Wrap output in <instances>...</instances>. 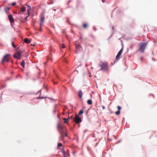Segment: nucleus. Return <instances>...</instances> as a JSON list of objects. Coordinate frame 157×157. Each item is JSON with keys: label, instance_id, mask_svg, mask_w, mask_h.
<instances>
[{"label": "nucleus", "instance_id": "nucleus-1", "mask_svg": "<svg viewBox=\"0 0 157 157\" xmlns=\"http://www.w3.org/2000/svg\"><path fill=\"white\" fill-rule=\"evenodd\" d=\"M57 128L60 134L61 137L62 138H63L64 137L65 132L66 130L63 127L60 122H59L58 124Z\"/></svg>", "mask_w": 157, "mask_h": 157}, {"label": "nucleus", "instance_id": "nucleus-41", "mask_svg": "<svg viewBox=\"0 0 157 157\" xmlns=\"http://www.w3.org/2000/svg\"><path fill=\"white\" fill-rule=\"evenodd\" d=\"M87 131V130H86H86H85L84 131V133H85V132H86Z\"/></svg>", "mask_w": 157, "mask_h": 157}, {"label": "nucleus", "instance_id": "nucleus-43", "mask_svg": "<svg viewBox=\"0 0 157 157\" xmlns=\"http://www.w3.org/2000/svg\"><path fill=\"white\" fill-rule=\"evenodd\" d=\"M105 0H101L102 2L104 3L105 2Z\"/></svg>", "mask_w": 157, "mask_h": 157}, {"label": "nucleus", "instance_id": "nucleus-59", "mask_svg": "<svg viewBox=\"0 0 157 157\" xmlns=\"http://www.w3.org/2000/svg\"><path fill=\"white\" fill-rule=\"evenodd\" d=\"M128 51V48L127 52Z\"/></svg>", "mask_w": 157, "mask_h": 157}, {"label": "nucleus", "instance_id": "nucleus-11", "mask_svg": "<svg viewBox=\"0 0 157 157\" xmlns=\"http://www.w3.org/2000/svg\"><path fill=\"white\" fill-rule=\"evenodd\" d=\"M82 93L81 90H79V98L82 99Z\"/></svg>", "mask_w": 157, "mask_h": 157}, {"label": "nucleus", "instance_id": "nucleus-48", "mask_svg": "<svg viewBox=\"0 0 157 157\" xmlns=\"http://www.w3.org/2000/svg\"><path fill=\"white\" fill-rule=\"evenodd\" d=\"M89 45L92 47H93V45Z\"/></svg>", "mask_w": 157, "mask_h": 157}, {"label": "nucleus", "instance_id": "nucleus-51", "mask_svg": "<svg viewBox=\"0 0 157 157\" xmlns=\"http://www.w3.org/2000/svg\"><path fill=\"white\" fill-rule=\"evenodd\" d=\"M105 121H106V122H107V121H106L105 120Z\"/></svg>", "mask_w": 157, "mask_h": 157}, {"label": "nucleus", "instance_id": "nucleus-50", "mask_svg": "<svg viewBox=\"0 0 157 157\" xmlns=\"http://www.w3.org/2000/svg\"><path fill=\"white\" fill-rule=\"evenodd\" d=\"M73 153V154H75V151H74Z\"/></svg>", "mask_w": 157, "mask_h": 157}, {"label": "nucleus", "instance_id": "nucleus-6", "mask_svg": "<svg viewBox=\"0 0 157 157\" xmlns=\"http://www.w3.org/2000/svg\"><path fill=\"white\" fill-rule=\"evenodd\" d=\"M21 52H17L14 54V55H13V57L15 58H17V59H20L21 56Z\"/></svg>", "mask_w": 157, "mask_h": 157}, {"label": "nucleus", "instance_id": "nucleus-14", "mask_svg": "<svg viewBox=\"0 0 157 157\" xmlns=\"http://www.w3.org/2000/svg\"><path fill=\"white\" fill-rule=\"evenodd\" d=\"M87 102V103L89 105H91L92 103V100L90 99L88 100Z\"/></svg>", "mask_w": 157, "mask_h": 157}, {"label": "nucleus", "instance_id": "nucleus-23", "mask_svg": "<svg viewBox=\"0 0 157 157\" xmlns=\"http://www.w3.org/2000/svg\"><path fill=\"white\" fill-rule=\"evenodd\" d=\"M82 121L81 118L79 117V124Z\"/></svg>", "mask_w": 157, "mask_h": 157}, {"label": "nucleus", "instance_id": "nucleus-27", "mask_svg": "<svg viewBox=\"0 0 157 157\" xmlns=\"http://www.w3.org/2000/svg\"><path fill=\"white\" fill-rule=\"evenodd\" d=\"M16 4V3L15 2H14L12 3V6H14V5H15Z\"/></svg>", "mask_w": 157, "mask_h": 157}, {"label": "nucleus", "instance_id": "nucleus-58", "mask_svg": "<svg viewBox=\"0 0 157 157\" xmlns=\"http://www.w3.org/2000/svg\"><path fill=\"white\" fill-rule=\"evenodd\" d=\"M81 37H80L79 39H81Z\"/></svg>", "mask_w": 157, "mask_h": 157}, {"label": "nucleus", "instance_id": "nucleus-52", "mask_svg": "<svg viewBox=\"0 0 157 157\" xmlns=\"http://www.w3.org/2000/svg\"><path fill=\"white\" fill-rule=\"evenodd\" d=\"M27 17H25V19H27Z\"/></svg>", "mask_w": 157, "mask_h": 157}, {"label": "nucleus", "instance_id": "nucleus-39", "mask_svg": "<svg viewBox=\"0 0 157 157\" xmlns=\"http://www.w3.org/2000/svg\"><path fill=\"white\" fill-rule=\"evenodd\" d=\"M112 36V35H111L110 36V37H109V40L111 38V37Z\"/></svg>", "mask_w": 157, "mask_h": 157}, {"label": "nucleus", "instance_id": "nucleus-46", "mask_svg": "<svg viewBox=\"0 0 157 157\" xmlns=\"http://www.w3.org/2000/svg\"><path fill=\"white\" fill-rule=\"evenodd\" d=\"M121 140H119L117 143H120V142H121Z\"/></svg>", "mask_w": 157, "mask_h": 157}, {"label": "nucleus", "instance_id": "nucleus-18", "mask_svg": "<svg viewBox=\"0 0 157 157\" xmlns=\"http://www.w3.org/2000/svg\"><path fill=\"white\" fill-rule=\"evenodd\" d=\"M26 10V7H22L21 8L20 11L22 12H24Z\"/></svg>", "mask_w": 157, "mask_h": 157}, {"label": "nucleus", "instance_id": "nucleus-15", "mask_svg": "<svg viewBox=\"0 0 157 157\" xmlns=\"http://www.w3.org/2000/svg\"><path fill=\"white\" fill-rule=\"evenodd\" d=\"M26 6H27L28 8V12L29 14L30 13V11L31 10V6H29L27 4H26Z\"/></svg>", "mask_w": 157, "mask_h": 157}, {"label": "nucleus", "instance_id": "nucleus-32", "mask_svg": "<svg viewBox=\"0 0 157 157\" xmlns=\"http://www.w3.org/2000/svg\"><path fill=\"white\" fill-rule=\"evenodd\" d=\"M132 48H133V46L132 45H131V46H130V48L131 49H132Z\"/></svg>", "mask_w": 157, "mask_h": 157}, {"label": "nucleus", "instance_id": "nucleus-42", "mask_svg": "<svg viewBox=\"0 0 157 157\" xmlns=\"http://www.w3.org/2000/svg\"><path fill=\"white\" fill-rule=\"evenodd\" d=\"M114 29V26H113L112 27V30H113Z\"/></svg>", "mask_w": 157, "mask_h": 157}, {"label": "nucleus", "instance_id": "nucleus-5", "mask_svg": "<svg viewBox=\"0 0 157 157\" xmlns=\"http://www.w3.org/2000/svg\"><path fill=\"white\" fill-rule=\"evenodd\" d=\"M10 56V55L9 54H7L5 55L3 58L2 61V63H3L6 62H9V57Z\"/></svg>", "mask_w": 157, "mask_h": 157}, {"label": "nucleus", "instance_id": "nucleus-30", "mask_svg": "<svg viewBox=\"0 0 157 157\" xmlns=\"http://www.w3.org/2000/svg\"><path fill=\"white\" fill-rule=\"evenodd\" d=\"M62 48H65V46H64V44H63L62 45V46L61 47Z\"/></svg>", "mask_w": 157, "mask_h": 157}, {"label": "nucleus", "instance_id": "nucleus-55", "mask_svg": "<svg viewBox=\"0 0 157 157\" xmlns=\"http://www.w3.org/2000/svg\"><path fill=\"white\" fill-rule=\"evenodd\" d=\"M112 140V139H110V140Z\"/></svg>", "mask_w": 157, "mask_h": 157}, {"label": "nucleus", "instance_id": "nucleus-38", "mask_svg": "<svg viewBox=\"0 0 157 157\" xmlns=\"http://www.w3.org/2000/svg\"><path fill=\"white\" fill-rule=\"evenodd\" d=\"M143 59V57H142L140 58V60L141 61H142V60Z\"/></svg>", "mask_w": 157, "mask_h": 157}, {"label": "nucleus", "instance_id": "nucleus-29", "mask_svg": "<svg viewBox=\"0 0 157 157\" xmlns=\"http://www.w3.org/2000/svg\"><path fill=\"white\" fill-rule=\"evenodd\" d=\"M12 46H13V47L14 48H16V46L13 43H12Z\"/></svg>", "mask_w": 157, "mask_h": 157}, {"label": "nucleus", "instance_id": "nucleus-16", "mask_svg": "<svg viewBox=\"0 0 157 157\" xmlns=\"http://www.w3.org/2000/svg\"><path fill=\"white\" fill-rule=\"evenodd\" d=\"M88 26V24L87 23H83L82 25V27L84 29L86 28Z\"/></svg>", "mask_w": 157, "mask_h": 157}, {"label": "nucleus", "instance_id": "nucleus-36", "mask_svg": "<svg viewBox=\"0 0 157 157\" xmlns=\"http://www.w3.org/2000/svg\"><path fill=\"white\" fill-rule=\"evenodd\" d=\"M84 153L83 152H82V153H81L80 155H84Z\"/></svg>", "mask_w": 157, "mask_h": 157}, {"label": "nucleus", "instance_id": "nucleus-49", "mask_svg": "<svg viewBox=\"0 0 157 157\" xmlns=\"http://www.w3.org/2000/svg\"><path fill=\"white\" fill-rule=\"evenodd\" d=\"M90 109V108H89V109H88V110H87V111H89Z\"/></svg>", "mask_w": 157, "mask_h": 157}, {"label": "nucleus", "instance_id": "nucleus-44", "mask_svg": "<svg viewBox=\"0 0 157 157\" xmlns=\"http://www.w3.org/2000/svg\"><path fill=\"white\" fill-rule=\"evenodd\" d=\"M88 113V111H87L86 112V115L87 116H88V115H87Z\"/></svg>", "mask_w": 157, "mask_h": 157}, {"label": "nucleus", "instance_id": "nucleus-45", "mask_svg": "<svg viewBox=\"0 0 157 157\" xmlns=\"http://www.w3.org/2000/svg\"><path fill=\"white\" fill-rule=\"evenodd\" d=\"M152 59L153 60V61H155V59L154 58H152Z\"/></svg>", "mask_w": 157, "mask_h": 157}, {"label": "nucleus", "instance_id": "nucleus-24", "mask_svg": "<svg viewBox=\"0 0 157 157\" xmlns=\"http://www.w3.org/2000/svg\"><path fill=\"white\" fill-rule=\"evenodd\" d=\"M90 36L94 39H95L94 36L92 34H91L90 35Z\"/></svg>", "mask_w": 157, "mask_h": 157}, {"label": "nucleus", "instance_id": "nucleus-21", "mask_svg": "<svg viewBox=\"0 0 157 157\" xmlns=\"http://www.w3.org/2000/svg\"><path fill=\"white\" fill-rule=\"evenodd\" d=\"M117 108L118 109V110L120 111L121 109V106L118 105L117 106Z\"/></svg>", "mask_w": 157, "mask_h": 157}, {"label": "nucleus", "instance_id": "nucleus-25", "mask_svg": "<svg viewBox=\"0 0 157 157\" xmlns=\"http://www.w3.org/2000/svg\"><path fill=\"white\" fill-rule=\"evenodd\" d=\"M10 9V7H6V10H9Z\"/></svg>", "mask_w": 157, "mask_h": 157}, {"label": "nucleus", "instance_id": "nucleus-31", "mask_svg": "<svg viewBox=\"0 0 157 157\" xmlns=\"http://www.w3.org/2000/svg\"><path fill=\"white\" fill-rule=\"evenodd\" d=\"M93 28L94 31H95L97 30L96 28L94 26H93Z\"/></svg>", "mask_w": 157, "mask_h": 157}, {"label": "nucleus", "instance_id": "nucleus-61", "mask_svg": "<svg viewBox=\"0 0 157 157\" xmlns=\"http://www.w3.org/2000/svg\"><path fill=\"white\" fill-rule=\"evenodd\" d=\"M84 157H86V156H84Z\"/></svg>", "mask_w": 157, "mask_h": 157}, {"label": "nucleus", "instance_id": "nucleus-8", "mask_svg": "<svg viewBox=\"0 0 157 157\" xmlns=\"http://www.w3.org/2000/svg\"><path fill=\"white\" fill-rule=\"evenodd\" d=\"M8 18L11 23H12L14 22V19L12 14L9 15Z\"/></svg>", "mask_w": 157, "mask_h": 157}, {"label": "nucleus", "instance_id": "nucleus-19", "mask_svg": "<svg viewBox=\"0 0 157 157\" xmlns=\"http://www.w3.org/2000/svg\"><path fill=\"white\" fill-rule=\"evenodd\" d=\"M25 62L24 60H23L21 63V65L22 66V67L24 68L25 67Z\"/></svg>", "mask_w": 157, "mask_h": 157}, {"label": "nucleus", "instance_id": "nucleus-57", "mask_svg": "<svg viewBox=\"0 0 157 157\" xmlns=\"http://www.w3.org/2000/svg\"><path fill=\"white\" fill-rule=\"evenodd\" d=\"M125 36V35H123V36Z\"/></svg>", "mask_w": 157, "mask_h": 157}, {"label": "nucleus", "instance_id": "nucleus-54", "mask_svg": "<svg viewBox=\"0 0 157 157\" xmlns=\"http://www.w3.org/2000/svg\"><path fill=\"white\" fill-rule=\"evenodd\" d=\"M98 144V143H97L96 144V145H97Z\"/></svg>", "mask_w": 157, "mask_h": 157}, {"label": "nucleus", "instance_id": "nucleus-13", "mask_svg": "<svg viewBox=\"0 0 157 157\" xmlns=\"http://www.w3.org/2000/svg\"><path fill=\"white\" fill-rule=\"evenodd\" d=\"M63 119L64 120V122L65 123H67L69 120V118H68L67 119H66L65 118H64Z\"/></svg>", "mask_w": 157, "mask_h": 157}, {"label": "nucleus", "instance_id": "nucleus-35", "mask_svg": "<svg viewBox=\"0 0 157 157\" xmlns=\"http://www.w3.org/2000/svg\"><path fill=\"white\" fill-rule=\"evenodd\" d=\"M79 50H80V48H82V47L81 46V45H80V44H79Z\"/></svg>", "mask_w": 157, "mask_h": 157}, {"label": "nucleus", "instance_id": "nucleus-9", "mask_svg": "<svg viewBox=\"0 0 157 157\" xmlns=\"http://www.w3.org/2000/svg\"><path fill=\"white\" fill-rule=\"evenodd\" d=\"M45 20V17H41V21L40 23V27L41 28V27L43 23H44Z\"/></svg>", "mask_w": 157, "mask_h": 157}, {"label": "nucleus", "instance_id": "nucleus-7", "mask_svg": "<svg viewBox=\"0 0 157 157\" xmlns=\"http://www.w3.org/2000/svg\"><path fill=\"white\" fill-rule=\"evenodd\" d=\"M75 53L77 54L78 53V41H75Z\"/></svg>", "mask_w": 157, "mask_h": 157}, {"label": "nucleus", "instance_id": "nucleus-47", "mask_svg": "<svg viewBox=\"0 0 157 157\" xmlns=\"http://www.w3.org/2000/svg\"><path fill=\"white\" fill-rule=\"evenodd\" d=\"M39 31H41V28H40V29L39 30Z\"/></svg>", "mask_w": 157, "mask_h": 157}, {"label": "nucleus", "instance_id": "nucleus-4", "mask_svg": "<svg viewBox=\"0 0 157 157\" xmlns=\"http://www.w3.org/2000/svg\"><path fill=\"white\" fill-rule=\"evenodd\" d=\"M147 44L146 42L141 43L140 45V48L139 50H140V52L143 53V51L145 48Z\"/></svg>", "mask_w": 157, "mask_h": 157}, {"label": "nucleus", "instance_id": "nucleus-28", "mask_svg": "<svg viewBox=\"0 0 157 157\" xmlns=\"http://www.w3.org/2000/svg\"><path fill=\"white\" fill-rule=\"evenodd\" d=\"M58 146H60V147H61L62 146V144H61V143H59L58 144Z\"/></svg>", "mask_w": 157, "mask_h": 157}, {"label": "nucleus", "instance_id": "nucleus-17", "mask_svg": "<svg viewBox=\"0 0 157 157\" xmlns=\"http://www.w3.org/2000/svg\"><path fill=\"white\" fill-rule=\"evenodd\" d=\"M83 109H81L79 112V115H82L84 113L83 109H84L85 108L83 107Z\"/></svg>", "mask_w": 157, "mask_h": 157}, {"label": "nucleus", "instance_id": "nucleus-10", "mask_svg": "<svg viewBox=\"0 0 157 157\" xmlns=\"http://www.w3.org/2000/svg\"><path fill=\"white\" fill-rule=\"evenodd\" d=\"M74 119L75 123L77 124H78V115H76L75 116Z\"/></svg>", "mask_w": 157, "mask_h": 157}, {"label": "nucleus", "instance_id": "nucleus-53", "mask_svg": "<svg viewBox=\"0 0 157 157\" xmlns=\"http://www.w3.org/2000/svg\"><path fill=\"white\" fill-rule=\"evenodd\" d=\"M118 39H119V40H121V38H119Z\"/></svg>", "mask_w": 157, "mask_h": 157}, {"label": "nucleus", "instance_id": "nucleus-34", "mask_svg": "<svg viewBox=\"0 0 157 157\" xmlns=\"http://www.w3.org/2000/svg\"><path fill=\"white\" fill-rule=\"evenodd\" d=\"M150 95H152V96H153V98H155V96H154V94H149V95L150 96Z\"/></svg>", "mask_w": 157, "mask_h": 157}, {"label": "nucleus", "instance_id": "nucleus-33", "mask_svg": "<svg viewBox=\"0 0 157 157\" xmlns=\"http://www.w3.org/2000/svg\"><path fill=\"white\" fill-rule=\"evenodd\" d=\"M102 109H105V107L104 106H102Z\"/></svg>", "mask_w": 157, "mask_h": 157}, {"label": "nucleus", "instance_id": "nucleus-3", "mask_svg": "<svg viewBox=\"0 0 157 157\" xmlns=\"http://www.w3.org/2000/svg\"><path fill=\"white\" fill-rule=\"evenodd\" d=\"M99 66L101 67L100 70L107 71L108 70V64L107 63L105 62H102L101 64H99Z\"/></svg>", "mask_w": 157, "mask_h": 157}, {"label": "nucleus", "instance_id": "nucleus-26", "mask_svg": "<svg viewBox=\"0 0 157 157\" xmlns=\"http://www.w3.org/2000/svg\"><path fill=\"white\" fill-rule=\"evenodd\" d=\"M67 132V131L66 130L65 132L64 136H66V137L67 136V134L66 133Z\"/></svg>", "mask_w": 157, "mask_h": 157}, {"label": "nucleus", "instance_id": "nucleus-56", "mask_svg": "<svg viewBox=\"0 0 157 157\" xmlns=\"http://www.w3.org/2000/svg\"><path fill=\"white\" fill-rule=\"evenodd\" d=\"M57 83V82H56V83H55H55H54V84Z\"/></svg>", "mask_w": 157, "mask_h": 157}, {"label": "nucleus", "instance_id": "nucleus-60", "mask_svg": "<svg viewBox=\"0 0 157 157\" xmlns=\"http://www.w3.org/2000/svg\"><path fill=\"white\" fill-rule=\"evenodd\" d=\"M112 113V112L111 111V113Z\"/></svg>", "mask_w": 157, "mask_h": 157}, {"label": "nucleus", "instance_id": "nucleus-22", "mask_svg": "<svg viewBox=\"0 0 157 157\" xmlns=\"http://www.w3.org/2000/svg\"><path fill=\"white\" fill-rule=\"evenodd\" d=\"M63 155L64 157H67L66 155V153L64 151H63Z\"/></svg>", "mask_w": 157, "mask_h": 157}, {"label": "nucleus", "instance_id": "nucleus-20", "mask_svg": "<svg viewBox=\"0 0 157 157\" xmlns=\"http://www.w3.org/2000/svg\"><path fill=\"white\" fill-rule=\"evenodd\" d=\"M120 113H121L120 111L118 110L115 112V114L117 115H119L120 114Z\"/></svg>", "mask_w": 157, "mask_h": 157}, {"label": "nucleus", "instance_id": "nucleus-37", "mask_svg": "<svg viewBox=\"0 0 157 157\" xmlns=\"http://www.w3.org/2000/svg\"><path fill=\"white\" fill-rule=\"evenodd\" d=\"M36 45V44L35 43H34L33 44H31V45L33 46H35Z\"/></svg>", "mask_w": 157, "mask_h": 157}, {"label": "nucleus", "instance_id": "nucleus-40", "mask_svg": "<svg viewBox=\"0 0 157 157\" xmlns=\"http://www.w3.org/2000/svg\"><path fill=\"white\" fill-rule=\"evenodd\" d=\"M51 50H52V48H50L49 49V51L51 52Z\"/></svg>", "mask_w": 157, "mask_h": 157}, {"label": "nucleus", "instance_id": "nucleus-12", "mask_svg": "<svg viewBox=\"0 0 157 157\" xmlns=\"http://www.w3.org/2000/svg\"><path fill=\"white\" fill-rule=\"evenodd\" d=\"M24 42L26 43L29 44L31 42V41L28 38H25L24 39Z\"/></svg>", "mask_w": 157, "mask_h": 157}, {"label": "nucleus", "instance_id": "nucleus-2", "mask_svg": "<svg viewBox=\"0 0 157 157\" xmlns=\"http://www.w3.org/2000/svg\"><path fill=\"white\" fill-rule=\"evenodd\" d=\"M122 45L123 46L122 48L120 49V50L118 52L116 56L115 59L114 61V64L116 63L120 59V56L121 55V54H122L123 50V43H122Z\"/></svg>", "mask_w": 157, "mask_h": 157}]
</instances>
